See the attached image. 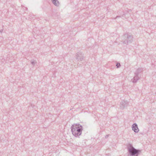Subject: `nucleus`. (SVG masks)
I'll list each match as a JSON object with an SVG mask.
<instances>
[{
    "label": "nucleus",
    "mask_w": 156,
    "mask_h": 156,
    "mask_svg": "<svg viewBox=\"0 0 156 156\" xmlns=\"http://www.w3.org/2000/svg\"><path fill=\"white\" fill-rule=\"evenodd\" d=\"M3 30H0V33H2V32Z\"/></svg>",
    "instance_id": "obj_15"
},
{
    "label": "nucleus",
    "mask_w": 156,
    "mask_h": 156,
    "mask_svg": "<svg viewBox=\"0 0 156 156\" xmlns=\"http://www.w3.org/2000/svg\"><path fill=\"white\" fill-rule=\"evenodd\" d=\"M131 12V10L130 9L128 10L127 11V12L125 13H124L122 16V17H125L126 18H128L130 16V12Z\"/></svg>",
    "instance_id": "obj_7"
},
{
    "label": "nucleus",
    "mask_w": 156,
    "mask_h": 156,
    "mask_svg": "<svg viewBox=\"0 0 156 156\" xmlns=\"http://www.w3.org/2000/svg\"><path fill=\"white\" fill-rule=\"evenodd\" d=\"M73 134L76 137L78 136L81 134L83 128L79 124H74L71 127Z\"/></svg>",
    "instance_id": "obj_2"
},
{
    "label": "nucleus",
    "mask_w": 156,
    "mask_h": 156,
    "mask_svg": "<svg viewBox=\"0 0 156 156\" xmlns=\"http://www.w3.org/2000/svg\"><path fill=\"white\" fill-rule=\"evenodd\" d=\"M53 4L56 6H58L59 5V3L57 0H51Z\"/></svg>",
    "instance_id": "obj_9"
},
{
    "label": "nucleus",
    "mask_w": 156,
    "mask_h": 156,
    "mask_svg": "<svg viewBox=\"0 0 156 156\" xmlns=\"http://www.w3.org/2000/svg\"><path fill=\"white\" fill-rule=\"evenodd\" d=\"M109 134H108V135H106L105 136V138H107L108 137V136H109Z\"/></svg>",
    "instance_id": "obj_13"
},
{
    "label": "nucleus",
    "mask_w": 156,
    "mask_h": 156,
    "mask_svg": "<svg viewBox=\"0 0 156 156\" xmlns=\"http://www.w3.org/2000/svg\"><path fill=\"white\" fill-rule=\"evenodd\" d=\"M140 78L139 75H135V76L131 80V81L133 83H136L137 81Z\"/></svg>",
    "instance_id": "obj_8"
},
{
    "label": "nucleus",
    "mask_w": 156,
    "mask_h": 156,
    "mask_svg": "<svg viewBox=\"0 0 156 156\" xmlns=\"http://www.w3.org/2000/svg\"><path fill=\"white\" fill-rule=\"evenodd\" d=\"M123 43L124 44H128L132 42L133 41V36L129 34L126 33L123 36Z\"/></svg>",
    "instance_id": "obj_3"
},
{
    "label": "nucleus",
    "mask_w": 156,
    "mask_h": 156,
    "mask_svg": "<svg viewBox=\"0 0 156 156\" xmlns=\"http://www.w3.org/2000/svg\"><path fill=\"white\" fill-rule=\"evenodd\" d=\"M31 63L32 65L34 66L35 64L37 63V62L36 61H33L31 62Z\"/></svg>",
    "instance_id": "obj_12"
},
{
    "label": "nucleus",
    "mask_w": 156,
    "mask_h": 156,
    "mask_svg": "<svg viewBox=\"0 0 156 156\" xmlns=\"http://www.w3.org/2000/svg\"><path fill=\"white\" fill-rule=\"evenodd\" d=\"M26 10H27V8H25Z\"/></svg>",
    "instance_id": "obj_16"
},
{
    "label": "nucleus",
    "mask_w": 156,
    "mask_h": 156,
    "mask_svg": "<svg viewBox=\"0 0 156 156\" xmlns=\"http://www.w3.org/2000/svg\"><path fill=\"white\" fill-rule=\"evenodd\" d=\"M121 17V16H117L115 19H117V18H119V17Z\"/></svg>",
    "instance_id": "obj_14"
},
{
    "label": "nucleus",
    "mask_w": 156,
    "mask_h": 156,
    "mask_svg": "<svg viewBox=\"0 0 156 156\" xmlns=\"http://www.w3.org/2000/svg\"><path fill=\"white\" fill-rule=\"evenodd\" d=\"M142 69L141 68H138L135 73V75H139V74L142 71Z\"/></svg>",
    "instance_id": "obj_10"
},
{
    "label": "nucleus",
    "mask_w": 156,
    "mask_h": 156,
    "mask_svg": "<svg viewBox=\"0 0 156 156\" xmlns=\"http://www.w3.org/2000/svg\"><path fill=\"white\" fill-rule=\"evenodd\" d=\"M132 129L136 133H137L139 131V129L136 123H134L132 126Z\"/></svg>",
    "instance_id": "obj_6"
},
{
    "label": "nucleus",
    "mask_w": 156,
    "mask_h": 156,
    "mask_svg": "<svg viewBox=\"0 0 156 156\" xmlns=\"http://www.w3.org/2000/svg\"><path fill=\"white\" fill-rule=\"evenodd\" d=\"M116 66L117 68H119L121 66L120 64L119 63H117L116 64Z\"/></svg>",
    "instance_id": "obj_11"
},
{
    "label": "nucleus",
    "mask_w": 156,
    "mask_h": 156,
    "mask_svg": "<svg viewBox=\"0 0 156 156\" xmlns=\"http://www.w3.org/2000/svg\"><path fill=\"white\" fill-rule=\"evenodd\" d=\"M83 58L84 57L81 52H79L76 54V58L77 60H80L81 61L83 59Z\"/></svg>",
    "instance_id": "obj_5"
},
{
    "label": "nucleus",
    "mask_w": 156,
    "mask_h": 156,
    "mask_svg": "<svg viewBox=\"0 0 156 156\" xmlns=\"http://www.w3.org/2000/svg\"><path fill=\"white\" fill-rule=\"evenodd\" d=\"M128 102L127 101H122L120 102V108L123 110L124 108L128 106Z\"/></svg>",
    "instance_id": "obj_4"
},
{
    "label": "nucleus",
    "mask_w": 156,
    "mask_h": 156,
    "mask_svg": "<svg viewBox=\"0 0 156 156\" xmlns=\"http://www.w3.org/2000/svg\"><path fill=\"white\" fill-rule=\"evenodd\" d=\"M128 156H138L141 152V151L135 148L131 144H129L127 146Z\"/></svg>",
    "instance_id": "obj_1"
}]
</instances>
